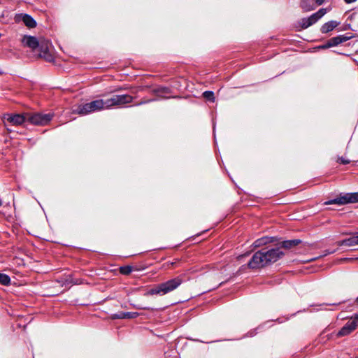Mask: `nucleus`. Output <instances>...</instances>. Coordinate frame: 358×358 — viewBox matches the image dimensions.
Returning a JSON list of instances; mask_svg holds the SVG:
<instances>
[{"label":"nucleus","instance_id":"29","mask_svg":"<svg viewBox=\"0 0 358 358\" xmlns=\"http://www.w3.org/2000/svg\"><path fill=\"white\" fill-rule=\"evenodd\" d=\"M343 234H345V235H348V234H351V233H343Z\"/></svg>","mask_w":358,"mask_h":358},{"label":"nucleus","instance_id":"14","mask_svg":"<svg viewBox=\"0 0 358 358\" xmlns=\"http://www.w3.org/2000/svg\"><path fill=\"white\" fill-rule=\"evenodd\" d=\"M339 24L340 22L335 20L327 22L322 26L320 31L323 34H327L335 29Z\"/></svg>","mask_w":358,"mask_h":358},{"label":"nucleus","instance_id":"7","mask_svg":"<svg viewBox=\"0 0 358 358\" xmlns=\"http://www.w3.org/2000/svg\"><path fill=\"white\" fill-rule=\"evenodd\" d=\"M358 202V192L346 194L336 199L324 202V205L338 204L343 205L348 203Z\"/></svg>","mask_w":358,"mask_h":358},{"label":"nucleus","instance_id":"16","mask_svg":"<svg viewBox=\"0 0 358 358\" xmlns=\"http://www.w3.org/2000/svg\"><path fill=\"white\" fill-rule=\"evenodd\" d=\"M272 238H270V237H262L261 238H259L257 239V241H255V243H253L254 245V247L255 248H259V247H262L266 244H267L268 243H270V242H272Z\"/></svg>","mask_w":358,"mask_h":358},{"label":"nucleus","instance_id":"17","mask_svg":"<svg viewBox=\"0 0 358 358\" xmlns=\"http://www.w3.org/2000/svg\"><path fill=\"white\" fill-rule=\"evenodd\" d=\"M300 243L299 240L295 239V240H290V241H284L282 244V247L286 249L292 248L296 245H298Z\"/></svg>","mask_w":358,"mask_h":358},{"label":"nucleus","instance_id":"19","mask_svg":"<svg viewBox=\"0 0 358 358\" xmlns=\"http://www.w3.org/2000/svg\"><path fill=\"white\" fill-rule=\"evenodd\" d=\"M10 282V277L6 274L0 273V283L3 285H8Z\"/></svg>","mask_w":358,"mask_h":358},{"label":"nucleus","instance_id":"11","mask_svg":"<svg viewBox=\"0 0 358 358\" xmlns=\"http://www.w3.org/2000/svg\"><path fill=\"white\" fill-rule=\"evenodd\" d=\"M352 38V36H345V35H340L336 37H333L331 39L328 41L327 43V47H334L336 46L340 43H344L348 40Z\"/></svg>","mask_w":358,"mask_h":358},{"label":"nucleus","instance_id":"25","mask_svg":"<svg viewBox=\"0 0 358 358\" xmlns=\"http://www.w3.org/2000/svg\"><path fill=\"white\" fill-rule=\"evenodd\" d=\"M313 1L317 6L322 5L324 1V0H313Z\"/></svg>","mask_w":358,"mask_h":358},{"label":"nucleus","instance_id":"10","mask_svg":"<svg viewBox=\"0 0 358 358\" xmlns=\"http://www.w3.org/2000/svg\"><path fill=\"white\" fill-rule=\"evenodd\" d=\"M6 120L13 125H20L27 121V113L25 115L15 114L13 115H7Z\"/></svg>","mask_w":358,"mask_h":358},{"label":"nucleus","instance_id":"31","mask_svg":"<svg viewBox=\"0 0 358 358\" xmlns=\"http://www.w3.org/2000/svg\"><path fill=\"white\" fill-rule=\"evenodd\" d=\"M357 302L358 303V297H357Z\"/></svg>","mask_w":358,"mask_h":358},{"label":"nucleus","instance_id":"28","mask_svg":"<svg viewBox=\"0 0 358 358\" xmlns=\"http://www.w3.org/2000/svg\"><path fill=\"white\" fill-rule=\"evenodd\" d=\"M354 259H350V258H348V259H345L344 260L345 261H352Z\"/></svg>","mask_w":358,"mask_h":358},{"label":"nucleus","instance_id":"2","mask_svg":"<svg viewBox=\"0 0 358 358\" xmlns=\"http://www.w3.org/2000/svg\"><path fill=\"white\" fill-rule=\"evenodd\" d=\"M182 277L178 276L166 282L157 285L149 291L150 294L165 295L177 289L182 282Z\"/></svg>","mask_w":358,"mask_h":358},{"label":"nucleus","instance_id":"5","mask_svg":"<svg viewBox=\"0 0 358 358\" xmlns=\"http://www.w3.org/2000/svg\"><path fill=\"white\" fill-rule=\"evenodd\" d=\"M52 115L50 113H27V121L35 125H45L52 120Z\"/></svg>","mask_w":358,"mask_h":358},{"label":"nucleus","instance_id":"21","mask_svg":"<svg viewBox=\"0 0 358 358\" xmlns=\"http://www.w3.org/2000/svg\"><path fill=\"white\" fill-rule=\"evenodd\" d=\"M132 271V268L131 266H124L120 268V272L123 274L128 275Z\"/></svg>","mask_w":358,"mask_h":358},{"label":"nucleus","instance_id":"6","mask_svg":"<svg viewBox=\"0 0 358 358\" xmlns=\"http://www.w3.org/2000/svg\"><path fill=\"white\" fill-rule=\"evenodd\" d=\"M104 101L106 103V109H108L113 106H119L131 103L132 101V96L127 94L114 95L111 98Z\"/></svg>","mask_w":358,"mask_h":358},{"label":"nucleus","instance_id":"26","mask_svg":"<svg viewBox=\"0 0 358 358\" xmlns=\"http://www.w3.org/2000/svg\"><path fill=\"white\" fill-rule=\"evenodd\" d=\"M346 3H350L356 1L357 0H345Z\"/></svg>","mask_w":358,"mask_h":358},{"label":"nucleus","instance_id":"15","mask_svg":"<svg viewBox=\"0 0 358 358\" xmlns=\"http://www.w3.org/2000/svg\"><path fill=\"white\" fill-rule=\"evenodd\" d=\"M313 0H302L301 2V7L305 12L313 10L315 8V4Z\"/></svg>","mask_w":358,"mask_h":358},{"label":"nucleus","instance_id":"32","mask_svg":"<svg viewBox=\"0 0 358 358\" xmlns=\"http://www.w3.org/2000/svg\"><path fill=\"white\" fill-rule=\"evenodd\" d=\"M356 358H358V357H356Z\"/></svg>","mask_w":358,"mask_h":358},{"label":"nucleus","instance_id":"30","mask_svg":"<svg viewBox=\"0 0 358 358\" xmlns=\"http://www.w3.org/2000/svg\"><path fill=\"white\" fill-rule=\"evenodd\" d=\"M2 205V201L0 199V206Z\"/></svg>","mask_w":358,"mask_h":358},{"label":"nucleus","instance_id":"3","mask_svg":"<svg viewBox=\"0 0 358 358\" xmlns=\"http://www.w3.org/2000/svg\"><path fill=\"white\" fill-rule=\"evenodd\" d=\"M106 109L105 101L97 99L85 104H80L74 106L73 113L81 115H86L89 113Z\"/></svg>","mask_w":358,"mask_h":358},{"label":"nucleus","instance_id":"18","mask_svg":"<svg viewBox=\"0 0 358 358\" xmlns=\"http://www.w3.org/2000/svg\"><path fill=\"white\" fill-rule=\"evenodd\" d=\"M346 246H354L358 245V236H354L350 238L345 239Z\"/></svg>","mask_w":358,"mask_h":358},{"label":"nucleus","instance_id":"24","mask_svg":"<svg viewBox=\"0 0 358 358\" xmlns=\"http://www.w3.org/2000/svg\"><path fill=\"white\" fill-rule=\"evenodd\" d=\"M355 322H356V324L358 325V313L355 314L353 317H351Z\"/></svg>","mask_w":358,"mask_h":358},{"label":"nucleus","instance_id":"12","mask_svg":"<svg viewBox=\"0 0 358 358\" xmlns=\"http://www.w3.org/2000/svg\"><path fill=\"white\" fill-rule=\"evenodd\" d=\"M17 20H22L24 24L29 28H33L36 25V21L30 15L27 14H22L17 16Z\"/></svg>","mask_w":358,"mask_h":358},{"label":"nucleus","instance_id":"1","mask_svg":"<svg viewBox=\"0 0 358 358\" xmlns=\"http://www.w3.org/2000/svg\"><path fill=\"white\" fill-rule=\"evenodd\" d=\"M283 253L278 248H273L268 251L259 250L254 254L248 262V267L255 269L262 268L271 263L275 262Z\"/></svg>","mask_w":358,"mask_h":358},{"label":"nucleus","instance_id":"27","mask_svg":"<svg viewBox=\"0 0 358 358\" xmlns=\"http://www.w3.org/2000/svg\"><path fill=\"white\" fill-rule=\"evenodd\" d=\"M329 47H327V43L325 45H323L322 46L320 47V48H322V49H325V48H329Z\"/></svg>","mask_w":358,"mask_h":358},{"label":"nucleus","instance_id":"9","mask_svg":"<svg viewBox=\"0 0 358 358\" xmlns=\"http://www.w3.org/2000/svg\"><path fill=\"white\" fill-rule=\"evenodd\" d=\"M357 326L358 325L356 324V322L351 319L350 321H348L341 329V330L337 334V336L343 337L350 334L353 331H355L357 329Z\"/></svg>","mask_w":358,"mask_h":358},{"label":"nucleus","instance_id":"23","mask_svg":"<svg viewBox=\"0 0 358 358\" xmlns=\"http://www.w3.org/2000/svg\"><path fill=\"white\" fill-rule=\"evenodd\" d=\"M336 244H337L338 246L346 245L345 239V240H343V241H341L337 242V243H336Z\"/></svg>","mask_w":358,"mask_h":358},{"label":"nucleus","instance_id":"22","mask_svg":"<svg viewBox=\"0 0 358 358\" xmlns=\"http://www.w3.org/2000/svg\"><path fill=\"white\" fill-rule=\"evenodd\" d=\"M338 160L341 162V164H348L350 163V160L345 159L343 157L339 158Z\"/></svg>","mask_w":358,"mask_h":358},{"label":"nucleus","instance_id":"4","mask_svg":"<svg viewBox=\"0 0 358 358\" xmlns=\"http://www.w3.org/2000/svg\"><path fill=\"white\" fill-rule=\"evenodd\" d=\"M22 43L24 46L28 47L34 50L38 48L41 52L48 51L50 43L48 41L41 39L38 41L36 37L31 36H24L22 39Z\"/></svg>","mask_w":358,"mask_h":358},{"label":"nucleus","instance_id":"8","mask_svg":"<svg viewBox=\"0 0 358 358\" xmlns=\"http://www.w3.org/2000/svg\"><path fill=\"white\" fill-rule=\"evenodd\" d=\"M327 12V10L326 8H320L317 12L313 13L310 17L303 18L300 22L301 27L303 29L309 27L324 16Z\"/></svg>","mask_w":358,"mask_h":358},{"label":"nucleus","instance_id":"20","mask_svg":"<svg viewBox=\"0 0 358 358\" xmlns=\"http://www.w3.org/2000/svg\"><path fill=\"white\" fill-rule=\"evenodd\" d=\"M203 96L208 99V100H210L212 101H214V94H213V92H210V91H206L203 92Z\"/></svg>","mask_w":358,"mask_h":358},{"label":"nucleus","instance_id":"13","mask_svg":"<svg viewBox=\"0 0 358 358\" xmlns=\"http://www.w3.org/2000/svg\"><path fill=\"white\" fill-rule=\"evenodd\" d=\"M138 316L136 312H120L112 316L113 319H133Z\"/></svg>","mask_w":358,"mask_h":358}]
</instances>
